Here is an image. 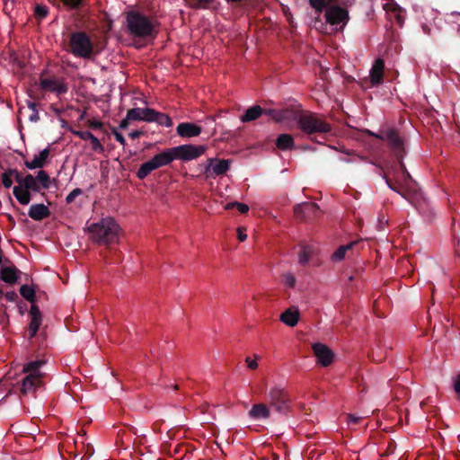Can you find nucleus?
<instances>
[{"instance_id": "obj_40", "label": "nucleus", "mask_w": 460, "mask_h": 460, "mask_svg": "<svg viewBox=\"0 0 460 460\" xmlns=\"http://www.w3.org/2000/svg\"><path fill=\"white\" fill-rule=\"evenodd\" d=\"M397 162H398L399 169L402 171V180L405 184H408V181H411L412 178H411V174L409 173V172L407 171L406 166L402 162V159H398Z\"/></svg>"}, {"instance_id": "obj_27", "label": "nucleus", "mask_w": 460, "mask_h": 460, "mask_svg": "<svg viewBox=\"0 0 460 460\" xmlns=\"http://www.w3.org/2000/svg\"><path fill=\"white\" fill-rule=\"evenodd\" d=\"M294 137L289 134H280L276 140V146L280 150H289L294 148Z\"/></svg>"}, {"instance_id": "obj_51", "label": "nucleus", "mask_w": 460, "mask_h": 460, "mask_svg": "<svg viewBox=\"0 0 460 460\" xmlns=\"http://www.w3.org/2000/svg\"><path fill=\"white\" fill-rule=\"evenodd\" d=\"M236 208L241 214H245L249 211V206L240 202L236 203Z\"/></svg>"}, {"instance_id": "obj_62", "label": "nucleus", "mask_w": 460, "mask_h": 460, "mask_svg": "<svg viewBox=\"0 0 460 460\" xmlns=\"http://www.w3.org/2000/svg\"><path fill=\"white\" fill-rule=\"evenodd\" d=\"M173 389H174V390H178V389H179V385H173Z\"/></svg>"}, {"instance_id": "obj_22", "label": "nucleus", "mask_w": 460, "mask_h": 460, "mask_svg": "<svg viewBox=\"0 0 460 460\" xmlns=\"http://www.w3.org/2000/svg\"><path fill=\"white\" fill-rule=\"evenodd\" d=\"M42 384V379L38 378L37 376L27 375L22 382L21 392L22 394H28L33 391L36 387Z\"/></svg>"}, {"instance_id": "obj_38", "label": "nucleus", "mask_w": 460, "mask_h": 460, "mask_svg": "<svg viewBox=\"0 0 460 460\" xmlns=\"http://www.w3.org/2000/svg\"><path fill=\"white\" fill-rule=\"evenodd\" d=\"M13 172H15V169H7L4 172L2 173L1 180L4 188L9 189L13 185L12 177Z\"/></svg>"}, {"instance_id": "obj_43", "label": "nucleus", "mask_w": 460, "mask_h": 460, "mask_svg": "<svg viewBox=\"0 0 460 460\" xmlns=\"http://www.w3.org/2000/svg\"><path fill=\"white\" fill-rule=\"evenodd\" d=\"M62 3L69 9H79L84 0H61Z\"/></svg>"}, {"instance_id": "obj_61", "label": "nucleus", "mask_w": 460, "mask_h": 460, "mask_svg": "<svg viewBox=\"0 0 460 460\" xmlns=\"http://www.w3.org/2000/svg\"><path fill=\"white\" fill-rule=\"evenodd\" d=\"M16 296V294H15V293H12L11 295H7V296H8V298H9L10 300H12V299H13V296Z\"/></svg>"}, {"instance_id": "obj_26", "label": "nucleus", "mask_w": 460, "mask_h": 460, "mask_svg": "<svg viewBox=\"0 0 460 460\" xmlns=\"http://www.w3.org/2000/svg\"><path fill=\"white\" fill-rule=\"evenodd\" d=\"M264 113V109L259 105H254L246 110L245 113L241 117L243 122H250L257 119Z\"/></svg>"}, {"instance_id": "obj_64", "label": "nucleus", "mask_w": 460, "mask_h": 460, "mask_svg": "<svg viewBox=\"0 0 460 460\" xmlns=\"http://www.w3.org/2000/svg\"><path fill=\"white\" fill-rule=\"evenodd\" d=\"M273 460H278V457H275V459H273Z\"/></svg>"}, {"instance_id": "obj_6", "label": "nucleus", "mask_w": 460, "mask_h": 460, "mask_svg": "<svg viewBox=\"0 0 460 460\" xmlns=\"http://www.w3.org/2000/svg\"><path fill=\"white\" fill-rule=\"evenodd\" d=\"M376 137L386 141L396 160L402 159L405 149L403 139L395 128L382 129L379 134H372Z\"/></svg>"}, {"instance_id": "obj_9", "label": "nucleus", "mask_w": 460, "mask_h": 460, "mask_svg": "<svg viewBox=\"0 0 460 460\" xmlns=\"http://www.w3.org/2000/svg\"><path fill=\"white\" fill-rule=\"evenodd\" d=\"M206 150L207 146H194L191 144L181 145L172 147L175 159H180L182 161L197 159L201 156L206 152Z\"/></svg>"}, {"instance_id": "obj_11", "label": "nucleus", "mask_w": 460, "mask_h": 460, "mask_svg": "<svg viewBox=\"0 0 460 460\" xmlns=\"http://www.w3.org/2000/svg\"><path fill=\"white\" fill-rule=\"evenodd\" d=\"M312 349L314 356L317 358L318 363L323 367L330 366L334 358L332 350L328 348L325 344L317 342L312 345Z\"/></svg>"}, {"instance_id": "obj_39", "label": "nucleus", "mask_w": 460, "mask_h": 460, "mask_svg": "<svg viewBox=\"0 0 460 460\" xmlns=\"http://www.w3.org/2000/svg\"><path fill=\"white\" fill-rule=\"evenodd\" d=\"M282 282L288 288H294L296 284V279L292 273L288 272L282 275Z\"/></svg>"}, {"instance_id": "obj_50", "label": "nucleus", "mask_w": 460, "mask_h": 460, "mask_svg": "<svg viewBox=\"0 0 460 460\" xmlns=\"http://www.w3.org/2000/svg\"><path fill=\"white\" fill-rule=\"evenodd\" d=\"M237 237L240 242H244L247 239V234H245V228L239 227L237 229Z\"/></svg>"}, {"instance_id": "obj_60", "label": "nucleus", "mask_w": 460, "mask_h": 460, "mask_svg": "<svg viewBox=\"0 0 460 460\" xmlns=\"http://www.w3.org/2000/svg\"><path fill=\"white\" fill-rule=\"evenodd\" d=\"M397 22H398V23H399L400 25H402V18H401V16H399V15L397 16Z\"/></svg>"}, {"instance_id": "obj_21", "label": "nucleus", "mask_w": 460, "mask_h": 460, "mask_svg": "<svg viewBox=\"0 0 460 460\" xmlns=\"http://www.w3.org/2000/svg\"><path fill=\"white\" fill-rule=\"evenodd\" d=\"M49 156V149H43L39 155H35L31 161H25L24 164L28 169L33 170L42 168Z\"/></svg>"}, {"instance_id": "obj_5", "label": "nucleus", "mask_w": 460, "mask_h": 460, "mask_svg": "<svg viewBox=\"0 0 460 460\" xmlns=\"http://www.w3.org/2000/svg\"><path fill=\"white\" fill-rule=\"evenodd\" d=\"M69 51L77 58L90 59L96 52L89 35L84 31H75L69 36Z\"/></svg>"}, {"instance_id": "obj_35", "label": "nucleus", "mask_w": 460, "mask_h": 460, "mask_svg": "<svg viewBox=\"0 0 460 460\" xmlns=\"http://www.w3.org/2000/svg\"><path fill=\"white\" fill-rule=\"evenodd\" d=\"M187 4L195 10L208 9L215 0H185Z\"/></svg>"}, {"instance_id": "obj_47", "label": "nucleus", "mask_w": 460, "mask_h": 460, "mask_svg": "<svg viewBox=\"0 0 460 460\" xmlns=\"http://www.w3.org/2000/svg\"><path fill=\"white\" fill-rule=\"evenodd\" d=\"M454 390L457 395V398L460 400V372L454 379Z\"/></svg>"}, {"instance_id": "obj_15", "label": "nucleus", "mask_w": 460, "mask_h": 460, "mask_svg": "<svg viewBox=\"0 0 460 460\" xmlns=\"http://www.w3.org/2000/svg\"><path fill=\"white\" fill-rule=\"evenodd\" d=\"M294 113L295 111L290 109H264L263 114L270 116L276 122H282L286 120H293Z\"/></svg>"}, {"instance_id": "obj_1", "label": "nucleus", "mask_w": 460, "mask_h": 460, "mask_svg": "<svg viewBox=\"0 0 460 460\" xmlns=\"http://www.w3.org/2000/svg\"><path fill=\"white\" fill-rule=\"evenodd\" d=\"M356 0H309V4L320 15L324 10L326 22L333 26H341L342 29L349 21V7L352 6Z\"/></svg>"}, {"instance_id": "obj_3", "label": "nucleus", "mask_w": 460, "mask_h": 460, "mask_svg": "<svg viewBox=\"0 0 460 460\" xmlns=\"http://www.w3.org/2000/svg\"><path fill=\"white\" fill-rule=\"evenodd\" d=\"M126 20L129 34L136 38L154 39L158 33V23L139 12H128Z\"/></svg>"}, {"instance_id": "obj_59", "label": "nucleus", "mask_w": 460, "mask_h": 460, "mask_svg": "<svg viewBox=\"0 0 460 460\" xmlns=\"http://www.w3.org/2000/svg\"><path fill=\"white\" fill-rule=\"evenodd\" d=\"M28 107L33 111H37V104L35 102H30Z\"/></svg>"}, {"instance_id": "obj_25", "label": "nucleus", "mask_w": 460, "mask_h": 460, "mask_svg": "<svg viewBox=\"0 0 460 460\" xmlns=\"http://www.w3.org/2000/svg\"><path fill=\"white\" fill-rule=\"evenodd\" d=\"M44 364L45 361L41 359L31 361L28 364L24 365L23 372L27 373L30 376H37L38 378L42 379L43 374L40 373V369Z\"/></svg>"}, {"instance_id": "obj_2", "label": "nucleus", "mask_w": 460, "mask_h": 460, "mask_svg": "<svg viewBox=\"0 0 460 460\" xmlns=\"http://www.w3.org/2000/svg\"><path fill=\"white\" fill-rule=\"evenodd\" d=\"M293 120L296 121L298 128L310 137L315 134L330 133L332 129L324 115L308 111H295Z\"/></svg>"}, {"instance_id": "obj_45", "label": "nucleus", "mask_w": 460, "mask_h": 460, "mask_svg": "<svg viewBox=\"0 0 460 460\" xmlns=\"http://www.w3.org/2000/svg\"><path fill=\"white\" fill-rule=\"evenodd\" d=\"M72 133L83 140H89L93 135L90 131L72 130Z\"/></svg>"}, {"instance_id": "obj_10", "label": "nucleus", "mask_w": 460, "mask_h": 460, "mask_svg": "<svg viewBox=\"0 0 460 460\" xmlns=\"http://www.w3.org/2000/svg\"><path fill=\"white\" fill-rule=\"evenodd\" d=\"M319 206L313 202H304L294 208V215L297 220L307 221L318 217Z\"/></svg>"}, {"instance_id": "obj_42", "label": "nucleus", "mask_w": 460, "mask_h": 460, "mask_svg": "<svg viewBox=\"0 0 460 460\" xmlns=\"http://www.w3.org/2000/svg\"><path fill=\"white\" fill-rule=\"evenodd\" d=\"M89 140L91 142L92 149L93 151L98 152V153H102L104 151L103 146L102 145L100 140L93 134L91 136Z\"/></svg>"}, {"instance_id": "obj_34", "label": "nucleus", "mask_w": 460, "mask_h": 460, "mask_svg": "<svg viewBox=\"0 0 460 460\" xmlns=\"http://www.w3.org/2000/svg\"><path fill=\"white\" fill-rule=\"evenodd\" d=\"M314 250L309 245H303L298 253V261L301 265H306L313 254Z\"/></svg>"}, {"instance_id": "obj_53", "label": "nucleus", "mask_w": 460, "mask_h": 460, "mask_svg": "<svg viewBox=\"0 0 460 460\" xmlns=\"http://www.w3.org/2000/svg\"><path fill=\"white\" fill-rule=\"evenodd\" d=\"M89 126L92 128L97 129L102 128V123L99 120H91L89 121Z\"/></svg>"}, {"instance_id": "obj_17", "label": "nucleus", "mask_w": 460, "mask_h": 460, "mask_svg": "<svg viewBox=\"0 0 460 460\" xmlns=\"http://www.w3.org/2000/svg\"><path fill=\"white\" fill-rule=\"evenodd\" d=\"M384 70L385 61L382 58H377L370 70V79L373 85H378L383 82Z\"/></svg>"}, {"instance_id": "obj_41", "label": "nucleus", "mask_w": 460, "mask_h": 460, "mask_svg": "<svg viewBox=\"0 0 460 460\" xmlns=\"http://www.w3.org/2000/svg\"><path fill=\"white\" fill-rule=\"evenodd\" d=\"M49 13V8L46 5L37 4L35 7L34 14L37 19L43 20Z\"/></svg>"}, {"instance_id": "obj_54", "label": "nucleus", "mask_w": 460, "mask_h": 460, "mask_svg": "<svg viewBox=\"0 0 460 460\" xmlns=\"http://www.w3.org/2000/svg\"><path fill=\"white\" fill-rule=\"evenodd\" d=\"M129 121H131L130 119H128V116L126 115V118L123 119L120 123H119V128L120 129H126L128 128V127L129 126Z\"/></svg>"}, {"instance_id": "obj_20", "label": "nucleus", "mask_w": 460, "mask_h": 460, "mask_svg": "<svg viewBox=\"0 0 460 460\" xmlns=\"http://www.w3.org/2000/svg\"><path fill=\"white\" fill-rule=\"evenodd\" d=\"M28 215L31 218L40 221L48 217L50 215V211L44 204H34L31 206Z\"/></svg>"}, {"instance_id": "obj_55", "label": "nucleus", "mask_w": 460, "mask_h": 460, "mask_svg": "<svg viewBox=\"0 0 460 460\" xmlns=\"http://www.w3.org/2000/svg\"><path fill=\"white\" fill-rule=\"evenodd\" d=\"M143 134L144 132L142 130H133L132 132L129 133V137L132 139H136L140 137Z\"/></svg>"}, {"instance_id": "obj_37", "label": "nucleus", "mask_w": 460, "mask_h": 460, "mask_svg": "<svg viewBox=\"0 0 460 460\" xmlns=\"http://www.w3.org/2000/svg\"><path fill=\"white\" fill-rule=\"evenodd\" d=\"M40 187L44 190H48L50 186V177L49 175L43 170L38 172L37 176L35 177Z\"/></svg>"}, {"instance_id": "obj_56", "label": "nucleus", "mask_w": 460, "mask_h": 460, "mask_svg": "<svg viewBox=\"0 0 460 460\" xmlns=\"http://www.w3.org/2000/svg\"><path fill=\"white\" fill-rule=\"evenodd\" d=\"M39 119H40V116H39L38 111H33L32 114L30 115V120L36 122Z\"/></svg>"}, {"instance_id": "obj_32", "label": "nucleus", "mask_w": 460, "mask_h": 460, "mask_svg": "<svg viewBox=\"0 0 460 460\" xmlns=\"http://www.w3.org/2000/svg\"><path fill=\"white\" fill-rule=\"evenodd\" d=\"M384 178L385 179V182L391 190L400 194L402 198L409 199V190L405 187L396 185L385 174H384Z\"/></svg>"}, {"instance_id": "obj_44", "label": "nucleus", "mask_w": 460, "mask_h": 460, "mask_svg": "<svg viewBox=\"0 0 460 460\" xmlns=\"http://www.w3.org/2000/svg\"><path fill=\"white\" fill-rule=\"evenodd\" d=\"M83 193V190L80 188L74 189L66 198V201L67 204H71L74 202L76 197L80 196Z\"/></svg>"}, {"instance_id": "obj_57", "label": "nucleus", "mask_w": 460, "mask_h": 460, "mask_svg": "<svg viewBox=\"0 0 460 460\" xmlns=\"http://www.w3.org/2000/svg\"><path fill=\"white\" fill-rule=\"evenodd\" d=\"M38 331H39L38 329H36V328L33 329L29 326V339L31 340V339L34 338L36 336Z\"/></svg>"}, {"instance_id": "obj_49", "label": "nucleus", "mask_w": 460, "mask_h": 460, "mask_svg": "<svg viewBox=\"0 0 460 460\" xmlns=\"http://www.w3.org/2000/svg\"><path fill=\"white\" fill-rule=\"evenodd\" d=\"M361 420V417L353 415V414H348L347 415V421L349 424H358L359 423Z\"/></svg>"}, {"instance_id": "obj_36", "label": "nucleus", "mask_w": 460, "mask_h": 460, "mask_svg": "<svg viewBox=\"0 0 460 460\" xmlns=\"http://www.w3.org/2000/svg\"><path fill=\"white\" fill-rule=\"evenodd\" d=\"M354 243H350L346 245H341L332 255L333 261H341L344 259L346 252L352 247Z\"/></svg>"}, {"instance_id": "obj_7", "label": "nucleus", "mask_w": 460, "mask_h": 460, "mask_svg": "<svg viewBox=\"0 0 460 460\" xmlns=\"http://www.w3.org/2000/svg\"><path fill=\"white\" fill-rule=\"evenodd\" d=\"M267 400L270 407L278 412L286 414L290 409V398L288 392L280 386L271 387L267 394Z\"/></svg>"}, {"instance_id": "obj_31", "label": "nucleus", "mask_w": 460, "mask_h": 460, "mask_svg": "<svg viewBox=\"0 0 460 460\" xmlns=\"http://www.w3.org/2000/svg\"><path fill=\"white\" fill-rule=\"evenodd\" d=\"M384 178L385 179V182L391 190L400 194L402 198L409 199V190L405 187L396 185L385 174H384Z\"/></svg>"}, {"instance_id": "obj_14", "label": "nucleus", "mask_w": 460, "mask_h": 460, "mask_svg": "<svg viewBox=\"0 0 460 460\" xmlns=\"http://www.w3.org/2000/svg\"><path fill=\"white\" fill-rule=\"evenodd\" d=\"M177 134L181 137H192L200 135L202 129L199 126L190 122H181L176 128Z\"/></svg>"}, {"instance_id": "obj_63", "label": "nucleus", "mask_w": 460, "mask_h": 460, "mask_svg": "<svg viewBox=\"0 0 460 460\" xmlns=\"http://www.w3.org/2000/svg\"><path fill=\"white\" fill-rule=\"evenodd\" d=\"M273 460H278V457H275V459H273Z\"/></svg>"}, {"instance_id": "obj_4", "label": "nucleus", "mask_w": 460, "mask_h": 460, "mask_svg": "<svg viewBox=\"0 0 460 460\" xmlns=\"http://www.w3.org/2000/svg\"><path fill=\"white\" fill-rule=\"evenodd\" d=\"M119 226L111 217L102 218L88 226L91 238L97 243L110 245L119 241Z\"/></svg>"}, {"instance_id": "obj_28", "label": "nucleus", "mask_w": 460, "mask_h": 460, "mask_svg": "<svg viewBox=\"0 0 460 460\" xmlns=\"http://www.w3.org/2000/svg\"><path fill=\"white\" fill-rule=\"evenodd\" d=\"M30 314L31 316V320L29 326L33 329L36 328L39 330L42 322V315L38 305H31L30 309Z\"/></svg>"}, {"instance_id": "obj_19", "label": "nucleus", "mask_w": 460, "mask_h": 460, "mask_svg": "<svg viewBox=\"0 0 460 460\" xmlns=\"http://www.w3.org/2000/svg\"><path fill=\"white\" fill-rule=\"evenodd\" d=\"M248 415L252 420H265L270 417V411L265 403H256L251 408Z\"/></svg>"}, {"instance_id": "obj_23", "label": "nucleus", "mask_w": 460, "mask_h": 460, "mask_svg": "<svg viewBox=\"0 0 460 460\" xmlns=\"http://www.w3.org/2000/svg\"><path fill=\"white\" fill-rule=\"evenodd\" d=\"M21 271L14 266L3 267L1 269V279L8 284H13L18 279Z\"/></svg>"}, {"instance_id": "obj_18", "label": "nucleus", "mask_w": 460, "mask_h": 460, "mask_svg": "<svg viewBox=\"0 0 460 460\" xmlns=\"http://www.w3.org/2000/svg\"><path fill=\"white\" fill-rule=\"evenodd\" d=\"M173 160H175V157L172 147L165 149L164 152L155 155L152 158L156 169L170 164Z\"/></svg>"}, {"instance_id": "obj_46", "label": "nucleus", "mask_w": 460, "mask_h": 460, "mask_svg": "<svg viewBox=\"0 0 460 460\" xmlns=\"http://www.w3.org/2000/svg\"><path fill=\"white\" fill-rule=\"evenodd\" d=\"M115 139L122 146L126 145V139L121 133H119L116 128H112L111 130Z\"/></svg>"}, {"instance_id": "obj_12", "label": "nucleus", "mask_w": 460, "mask_h": 460, "mask_svg": "<svg viewBox=\"0 0 460 460\" xmlns=\"http://www.w3.org/2000/svg\"><path fill=\"white\" fill-rule=\"evenodd\" d=\"M40 86L42 90L56 93L58 95L64 94L68 91L67 85L56 78H40Z\"/></svg>"}, {"instance_id": "obj_24", "label": "nucleus", "mask_w": 460, "mask_h": 460, "mask_svg": "<svg viewBox=\"0 0 460 460\" xmlns=\"http://www.w3.org/2000/svg\"><path fill=\"white\" fill-rule=\"evenodd\" d=\"M299 312L297 309L288 308L284 311L280 315V321L290 327H294L297 324L299 320Z\"/></svg>"}, {"instance_id": "obj_48", "label": "nucleus", "mask_w": 460, "mask_h": 460, "mask_svg": "<svg viewBox=\"0 0 460 460\" xmlns=\"http://www.w3.org/2000/svg\"><path fill=\"white\" fill-rule=\"evenodd\" d=\"M13 177H14L16 182L19 184L17 187L23 189V181H22L24 180V177L22 176L21 172L15 169V172H13Z\"/></svg>"}, {"instance_id": "obj_33", "label": "nucleus", "mask_w": 460, "mask_h": 460, "mask_svg": "<svg viewBox=\"0 0 460 460\" xmlns=\"http://www.w3.org/2000/svg\"><path fill=\"white\" fill-rule=\"evenodd\" d=\"M20 294L23 298H25L27 301L34 305L36 299V293L35 289L29 285H22L20 288Z\"/></svg>"}, {"instance_id": "obj_58", "label": "nucleus", "mask_w": 460, "mask_h": 460, "mask_svg": "<svg viewBox=\"0 0 460 460\" xmlns=\"http://www.w3.org/2000/svg\"><path fill=\"white\" fill-rule=\"evenodd\" d=\"M237 201L229 202L225 206V209L229 210L236 208Z\"/></svg>"}, {"instance_id": "obj_29", "label": "nucleus", "mask_w": 460, "mask_h": 460, "mask_svg": "<svg viewBox=\"0 0 460 460\" xmlns=\"http://www.w3.org/2000/svg\"><path fill=\"white\" fill-rule=\"evenodd\" d=\"M147 109L133 108L128 110L127 112L128 119L146 121V118L149 117V115H146Z\"/></svg>"}, {"instance_id": "obj_52", "label": "nucleus", "mask_w": 460, "mask_h": 460, "mask_svg": "<svg viewBox=\"0 0 460 460\" xmlns=\"http://www.w3.org/2000/svg\"><path fill=\"white\" fill-rule=\"evenodd\" d=\"M245 362L247 363V367L250 369H256L258 367L256 359H252L251 358L247 357Z\"/></svg>"}, {"instance_id": "obj_8", "label": "nucleus", "mask_w": 460, "mask_h": 460, "mask_svg": "<svg viewBox=\"0 0 460 460\" xmlns=\"http://www.w3.org/2000/svg\"><path fill=\"white\" fill-rule=\"evenodd\" d=\"M22 181L23 189H21L20 187H14L13 190V193L16 199L22 205H27L30 203L31 199L30 190L39 192L42 188L40 187L35 177L30 173L24 177V180Z\"/></svg>"}, {"instance_id": "obj_13", "label": "nucleus", "mask_w": 460, "mask_h": 460, "mask_svg": "<svg viewBox=\"0 0 460 460\" xmlns=\"http://www.w3.org/2000/svg\"><path fill=\"white\" fill-rule=\"evenodd\" d=\"M208 165L205 168V172L208 176L211 175V172L215 175H223L225 174L230 167V160H218L216 158L208 159Z\"/></svg>"}, {"instance_id": "obj_30", "label": "nucleus", "mask_w": 460, "mask_h": 460, "mask_svg": "<svg viewBox=\"0 0 460 460\" xmlns=\"http://www.w3.org/2000/svg\"><path fill=\"white\" fill-rule=\"evenodd\" d=\"M156 170L152 159L142 164L137 172V177L144 180L151 172Z\"/></svg>"}, {"instance_id": "obj_16", "label": "nucleus", "mask_w": 460, "mask_h": 460, "mask_svg": "<svg viewBox=\"0 0 460 460\" xmlns=\"http://www.w3.org/2000/svg\"><path fill=\"white\" fill-rule=\"evenodd\" d=\"M146 113V115H149V117L146 118V122H156L167 128L172 125L171 118L165 113L156 111L154 109H147Z\"/></svg>"}]
</instances>
